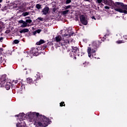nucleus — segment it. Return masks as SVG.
<instances>
[{
  "label": "nucleus",
  "instance_id": "nucleus-1",
  "mask_svg": "<svg viewBox=\"0 0 127 127\" xmlns=\"http://www.w3.org/2000/svg\"><path fill=\"white\" fill-rule=\"evenodd\" d=\"M28 117L30 119V122L34 123L36 127H47L51 123L49 118L45 116L39 114V113L33 112L27 114Z\"/></svg>",
  "mask_w": 127,
  "mask_h": 127
},
{
  "label": "nucleus",
  "instance_id": "nucleus-2",
  "mask_svg": "<svg viewBox=\"0 0 127 127\" xmlns=\"http://www.w3.org/2000/svg\"><path fill=\"white\" fill-rule=\"evenodd\" d=\"M115 10L116 11H118L121 13H124V10L121 9L120 7L122 6L123 9H127V5H125L124 3L120 2H116L114 3Z\"/></svg>",
  "mask_w": 127,
  "mask_h": 127
},
{
  "label": "nucleus",
  "instance_id": "nucleus-3",
  "mask_svg": "<svg viewBox=\"0 0 127 127\" xmlns=\"http://www.w3.org/2000/svg\"><path fill=\"white\" fill-rule=\"evenodd\" d=\"M65 38L64 37V40H62V37L61 35H59L56 37L55 40L56 42L60 43L59 45L60 46H64L66 44H69V40H64Z\"/></svg>",
  "mask_w": 127,
  "mask_h": 127
},
{
  "label": "nucleus",
  "instance_id": "nucleus-4",
  "mask_svg": "<svg viewBox=\"0 0 127 127\" xmlns=\"http://www.w3.org/2000/svg\"><path fill=\"white\" fill-rule=\"evenodd\" d=\"M71 52L70 53V57H73L74 59L76 60L77 58L76 56H82L81 55V53H80V50H79V48H77V47L72 46Z\"/></svg>",
  "mask_w": 127,
  "mask_h": 127
},
{
  "label": "nucleus",
  "instance_id": "nucleus-5",
  "mask_svg": "<svg viewBox=\"0 0 127 127\" xmlns=\"http://www.w3.org/2000/svg\"><path fill=\"white\" fill-rule=\"evenodd\" d=\"M40 79V76L37 75L36 76L33 77V78H31L30 77L27 78L26 79V81H27V83H28V84H30V85H31V84H34V82H37Z\"/></svg>",
  "mask_w": 127,
  "mask_h": 127
},
{
  "label": "nucleus",
  "instance_id": "nucleus-6",
  "mask_svg": "<svg viewBox=\"0 0 127 127\" xmlns=\"http://www.w3.org/2000/svg\"><path fill=\"white\" fill-rule=\"evenodd\" d=\"M18 123L16 124L17 127H28L26 126V124L25 123V121L24 120H22V119H17Z\"/></svg>",
  "mask_w": 127,
  "mask_h": 127
},
{
  "label": "nucleus",
  "instance_id": "nucleus-7",
  "mask_svg": "<svg viewBox=\"0 0 127 127\" xmlns=\"http://www.w3.org/2000/svg\"><path fill=\"white\" fill-rule=\"evenodd\" d=\"M101 43H102V42L101 41H95L93 42L92 43V49H94V50H98V48H99V47L100 45H101Z\"/></svg>",
  "mask_w": 127,
  "mask_h": 127
},
{
  "label": "nucleus",
  "instance_id": "nucleus-8",
  "mask_svg": "<svg viewBox=\"0 0 127 127\" xmlns=\"http://www.w3.org/2000/svg\"><path fill=\"white\" fill-rule=\"evenodd\" d=\"M30 53L33 56H38L39 53L38 52V48L33 47L30 51Z\"/></svg>",
  "mask_w": 127,
  "mask_h": 127
},
{
  "label": "nucleus",
  "instance_id": "nucleus-9",
  "mask_svg": "<svg viewBox=\"0 0 127 127\" xmlns=\"http://www.w3.org/2000/svg\"><path fill=\"white\" fill-rule=\"evenodd\" d=\"M5 82H6V75H2L0 78V85H1V87L4 86Z\"/></svg>",
  "mask_w": 127,
  "mask_h": 127
},
{
  "label": "nucleus",
  "instance_id": "nucleus-10",
  "mask_svg": "<svg viewBox=\"0 0 127 127\" xmlns=\"http://www.w3.org/2000/svg\"><path fill=\"white\" fill-rule=\"evenodd\" d=\"M97 50H94V49H91V47H88L87 48V53L88 54V57L89 58H91L92 57V54H94V53H96V52Z\"/></svg>",
  "mask_w": 127,
  "mask_h": 127
},
{
  "label": "nucleus",
  "instance_id": "nucleus-11",
  "mask_svg": "<svg viewBox=\"0 0 127 127\" xmlns=\"http://www.w3.org/2000/svg\"><path fill=\"white\" fill-rule=\"evenodd\" d=\"M80 22L84 25H87L88 24V20L86 19V16L84 15H81L80 16Z\"/></svg>",
  "mask_w": 127,
  "mask_h": 127
},
{
  "label": "nucleus",
  "instance_id": "nucleus-12",
  "mask_svg": "<svg viewBox=\"0 0 127 127\" xmlns=\"http://www.w3.org/2000/svg\"><path fill=\"white\" fill-rule=\"evenodd\" d=\"M74 34V32L72 31V29L68 30L67 31V34L65 33L63 36V37H65V38H68V37H70V36H71V35H73Z\"/></svg>",
  "mask_w": 127,
  "mask_h": 127
},
{
  "label": "nucleus",
  "instance_id": "nucleus-13",
  "mask_svg": "<svg viewBox=\"0 0 127 127\" xmlns=\"http://www.w3.org/2000/svg\"><path fill=\"white\" fill-rule=\"evenodd\" d=\"M15 117H16L17 118H18L17 120H20L21 119L22 120H25V117H26V116L25 115V114H24V113H20L19 115H15Z\"/></svg>",
  "mask_w": 127,
  "mask_h": 127
},
{
  "label": "nucleus",
  "instance_id": "nucleus-14",
  "mask_svg": "<svg viewBox=\"0 0 127 127\" xmlns=\"http://www.w3.org/2000/svg\"><path fill=\"white\" fill-rule=\"evenodd\" d=\"M18 22V23H22V24L20 26V27H21L22 28H24V27L29 26V24H27V23H26V22L23 21V20H19Z\"/></svg>",
  "mask_w": 127,
  "mask_h": 127
},
{
  "label": "nucleus",
  "instance_id": "nucleus-15",
  "mask_svg": "<svg viewBox=\"0 0 127 127\" xmlns=\"http://www.w3.org/2000/svg\"><path fill=\"white\" fill-rule=\"evenodd\" d=\"M49 11V7L47 6L44 8V9L42 10L43 14H44L45 15H46L47 13H48V12Z\"/></svg>",
  "mask_w": 127,
  "mask_h": 127
},
{
  "label": "nucleus",
  "instance_id": "nucleus-16",
  "mask_svg": "<svg viewBox=\"0 0 127 127\" xmlns=\"http://www.w3.org/2000/svg\"><path fill=\"white\" fill-rule=\"evenodd\" d=\"M11 86V83L7 82L4 86V87L6 90H9L10 86Z\"/></svg>",
  "mask_w": 127,
  "mask_h": 127
},
{
  "label": "nucleus",
  "instance_id": "nucleus-17",
  "mask_svg": "<svg viewBox=\"0 0 127 127\" xmlns=\"http://www.w3.org/2000/svg\"><path fill=\"white\" fill-rule=\"evenodd\" d=\"M29 30L27 28L23 29L19 31L20 33H25L26 32H29Z\"/></svg>",
  "mask_w": 127,
  "mask_h": 127
},
{
  "label": "nucleus",
  "instance_id": "nucleus-18",
  "mask_svg": "<svg viewBox=\"0 0 127 127\" xmlns=\"http://www.w3.org/2000/svg\"><path fill=\"white\" fill-rule=\"evenodd\" d=\"M45 43L44 40H40L39 42L36 43L37 45H41V44H43Z\"/></svg>",
  "mask_w": 127,
  "mask_h": 127
},
{
  "label": "nucleus",
  "instance_id": "nucleus-19",
  "mask_svg": "<svg viewBox=\"0 0 127 127\" xmlns=\"http://www.w3.org/2000/svg\"><path fill=\"white\" fill-rule=\"evenodd\" d=\"M27 15H29V12H25L22 14V16H27Z\"/></svg>",
  "mask_w": 127,
  "mask_h": 127
},
{
  "label": "nucleus",
  "instance_id": "nucleus-20",
  "mask_svg": "<svg viewBox=\"0 0 127 127\" xmlns=\"http://www.w3.org/2000/svg\"><path fill=\"white\" fill-rule=\"evenodd\" d=\"M25 22L27 23V24H29L28 23H31L32 22V20L29 19H26Z\"/></svg>",
  "mask_w": 127,
  "mask_h": 127
},
{
  "label": "nucleus",
  "instance_id": "nucleus-21",
  "mask_svg": "<svg viewBox=\"0 0 127 127\" xmlns=\"http://www.w3.org/2000/svg\"><path fill=\"white\" fill-rule=\"evenodd\" d=\"M116 43H118V44H121L122 43H125V41H124V40H119L117 41Z\"/></svg>",
  "mask_w": 127,
  "mask_h": 127
},
{
  "label": "nucleus",
  "instance_id": "nucleus-22",
  "mask_svg": "<svg viewBox=\"0 0 127 127\" xmlns=\"http://www.w3.org/2000/svg\"><path fill=\"white\" fill-rule=\"evenodd\" d=\"M36 7L37 8V9H40L41 8V5L40 4H37L36 5Z\"/></svg>",
  "mask_w": 127,
  "mask_h": 127
},
{
  "label": "nucleus",
  "instance_id": "nucleus-23",
  "mask_svg": "<svg viewBox=\"0 0 127 127\" xmlns=\"http://www.w3.org/2000/svg\"><path fill=\"white\" fill-rule=\"evenodd\" d=\"M68 12H69V10H65L63 11V14L64 15H65L67 14V13H68Z\"/></svg>",
  "mask_w": 127,
  "mask_h": 127
},
{
  "label": "nucleus",
  "instance_id": "nucleus-24",
  "mask_svg": "<svg viewBox=\"0 0 127 127\" xmlns=\"http://www.w3.org/2000/svg\"><path fill=\"white\" fill-rule=\"evenodd\" d=\"M13 43H14V44H18V43H19V40H15L13 41Z\"/></svg>",
  "mask_w": 127,
  "mask_h": 127
},
{
  "label": "nucleus",
  "instance_id": "nucleus-25",
  "mask_svg": "<svg viewBox=\"0 0 127 127\" xmlns=\"http://www.w3.org/2000/svg\"><path fill=\"white\" fill-rule=\"evenodd\" d=\"M48 46V45L47 44H44L43 45V46L42 47V49H45V48H47Z\"/></svg>",
  "mask_w": 127,
  "mask_h": 127
},
{
  "label": "nucleus",
  "instance_id": "nucleus-26",
  "mask_svg": "<svg viewBox=\"0 0 127 127\" xmlns=\"http://www.w3.org/2000/svg\"><path fill=\"white\" fill-rule=\"evenodd\" d=\"M60 107H65V102H63L60 103Z\"/></svg>",
  "mask_w": 127,
  "mask_h": 127
},
{
  "label": "nucleus",
  "instance_id": "nucleus-27",
  "mask_svg": "<svg viewBox=\"0 0 127 127\" xmlns=\"http://www.w3.org/2000/svg\"><path fill=\"white\" fill-rule=\"evenodd\" d=\"M47 44L49 46H52L53 45V42H49L47 43Z\"/></svg>",
  "mask_w": 127,
  "mask_h": 127
},
{
  "label": "nucleus",
  "instance_id": "nucleus-28",
  "mask_svg": "<svg viewBox=\"0 0 127 127\" xmlns=\"http://www.w3.org/2000/svg\"><path fill=\"white\" fill-rule=\"evenodd\" d=\"M71 1H72V0H66L65 1V4H69V3H70Z\"/></svg>",
  "mask_w": 127,
  "mask_h": 127
},
{
  "label": "nucleus",
  "instance_id": "nucleus-29",
  "mask_svg": "<svg viewBox=\"0 0 127 127\" xmlns=\"http://www.w3.org/2000/svg\"><path fill=\"white\" fill-rule=\"evenodd\" d=\"M68 8H71V5H67V6H65L64 7V9H68Z\"/></svg>",
  "mask_w": 127,
  "mask_h": 127
},
{
  "label": "nucleus",
  "instance_id": "nucleus-30",
  "mask_svg": "<svg viewBox=\"0 0 127 127\" xmlns=\"http://www.w3.org/2000/svg\"><path fill=\"white\" fill-rule=\"evenodd\" d=\"M56 8H54L52 10V13H56Z\"/></svg>",
  "mask_w": 127,
  "mask_h": 127
},
{
  "label": "nucleus",
  "instance_id": "nucleus-31",
  "mask_svg": "<svg viewBox=\"0 0 127 127\" xmlns=\"http://www.w3.org/2000/svg\"><path fill=\"white\" fill-rule=\"evenodd\" d=\"M37 19L38 20H40V21H43V18L38 17Z\"/></svg>",
  "mask_w": 127,
  "mask_h": 127
},
{
  "label": "nucleus",
  "instance_id": "nucleus-32",
  "mask_svg": "<svg viewBox=\"0 0 127 127\" xmlns=\"http://www.w3.org/2000/svg\"><path fill=\"white\" fill-rule=\"evenodd\" d=\"M123 38L125 39V40H127V35H124L123 36Z\"/></svg>",
  "mask_w": 127,
  "mask_h": 127
},
{
  "label": "nucleus",
  "instance_id": "nucleus-33",
  "mask_svg": "<svg viewBox=\"0 0 127 127\" xmlns=\"http://www.w3.org/2000/svg\"><path fill=\"white\" fill-rule=\"evenodd\" d=\"M104 0L105 2V4H108L109 5V2H108V0Z\"/></svg>",
  "mask_w": 127,
  "mask_h": 127
},
{
  "label": "nucleus",
  "instance_id": "nucleus-34",
  "mask_svg": "<svg viewBox=\"0 0 127 127\" xmlns=\"http://www.w3.org/2000/svg\"><path fill=\"white\" fill-rule=\"evenodd\" d=\"M2 51H3V49H2V48H0V55L1 54Z\"/></svg>",
  "mask_w": 127,
  "mask_h": 127
},
{
  "label": "nucleus",
  "instance_id": "nucleus-35",
  "mask_svg": "<svg viewBox=\"0 0 127 127\" xmlns=\"http://www.w3.org/2000/svg\"><path fill=\"white\" fill-rule=\"evenodd\" d=\"M37 33H39L40 32H41V30L40 29H38L37 30H36Z\"/></svg>",
  "mask_w": 127,
  "mask_h": 127
},
{
  "label": "nucleus",
  "instance_id": "nucleus-36",
  "mask_svg": "<svg viewBox=\"0 0 127 127\" xmlns=\"http://www.w3.org/2000/svg\"><path fill=\"white\" fill-rule=\"evenodd\" d=\"M104 8H105V9H110V7H109L108 6H105Z\"/></svg>",
  "mask_w": 127,
  "mask_h": 127
},
{
  "label": "nucleus",
  "instance_id": "nucleus-37",
  "mask_svg": "<svg viewBox=\"0 0 127 127\" xmlns=\"http://www.w3.org/2000/svg\"><path fill=\"white\" fill-rule=\"evenodd\" d=\"M102 1H103V0H97V2L98 3H101V2H102Z\"/></svg>",
  "mask_w": 127,
  "mask_h": 127
},
{
  "label": "nucleus",
  "instance_id": "nucleus-38",
  "mask_svg": "<svg viewBox=\"0 0 127 127\" xmlns=\"http://www.w3.org/2000/svg\"><path fill=\"white\" fill-rule=\"evenodd\" d=\"M17 82H18V81H17V80H16L13 81V83H14L15 84H17Z\"/></svg>",
  "mask_w": 127,
  "mask_h": 127
},
{
  "label": "nucleus",
  "instance_id": "nucleus-39",
  "mask_svg": "<svg viewBox=\"0 0 127 127\" xmlns=\"http://www.w3.org/2000/svg\"><path fill=\"white\" fill-rule=\"evenodd\" d=\"M123 13L127 14V10H123Z\"/></svg>",
  "mask_w": 127,
  "mask_h": 127
},
{
  "label": "nucleus",
  "instance_id": "nucleus-40",
  "mask_svg": "<svg viewBox=\"0 0 127 127\" xmlns=\"http://www.w3.org/2000/svg\"><path fill=\"white\" fill-rule=\"evenodd\" d=\"M36 33H37V32H36V31H35L33 32V35H35V34H36Z\"/></svg>",
  "mask_w": 127,
  "mask_h": 127
},
{
  "label": "nucleus",
  "instance_id": "nucleus-41",
  "mask_svg": "<svg viewBox=\"0 0 127 127\" xmlns=\"http://www.w3.org/2000/svg\"><path fill=\"white\" fill-rule=\"evenodd\" d=\"M27 18H28L29 19H30V17H29V16L26 17L25 18V19H27Z\"/></svg>",
  "mask_w": 127,
  "mask_h": 127
},
{
  "label": "nucleus",
  "instance_id": "nucleus-42",
  "mask_svg": "<svg viewBox=\"0 0 127 127\" xmlns=\"http://www.w3.org/2000/svg\"><path fill=\"white\" fill-rule=\"evenodd\" d=\"M92 19H95V20H96V18H95V16H93L92 17H91Z\"/></svg>",
  "mask_w": 127,
  "mask_h": 127
},
{
  "label": "nucleus",
  "instance_id": "nucleus-43",
  "mask_svg": "<svg viewBox=\"0 0 127 127\" xmlns=\"http://www.w3.org/2000/svg\"><path fill=\"white\" fill-rule=\"evenodd\" d=\"M3 40V37H1L0 38V41H1V40Z\"/></svg>",
  "mask_w": 127,
  "mask_h": 127
},
{
  "label": "nucleus",
  "instance_id": "nucleus-44",
  "mask_svg": "<svg viewBox=\"0 0 127 127\" xmlns=\"http://www.w3.org/2000/svg\"><path fill=\"white\" fill-rule=\"evenodd\" d=\"M0 2H2V0H0Z\"/></svg>",
  "mask_w": 127,
  "mask_h": 127
},
{
  "label": "nucleus",
  "instance_id": "nucleus-45",
  "mask_svg": "<svg viewBox=\"0 0 127 127\" xmlns=\"http://www.w3.org/2000/svg\"><path fill=\"white\" fill-rule=\"evenodd\" d=\"M1 7V4H0V8Z\"/></svg>",
  "mask_w": 127,
  "mask_h": 127
},
{
  "label": "nucleus",
  "instance_id": "nucleus-46",
  "mask_svg": "<svg viewBox=\"0 0 127 127\" xmlns=\"http://www.w3.org/2000/svg\"><path fill=\"white\" fill-rule=\"evenodd\" d=\"M85 1H89V0H85Z\"/></svg>",
  "mask_w": 127,
  "mask_h": 127
},
{
  "label": "nucleus",
  "instance_id": "nucleus-47",
  "mask_svg": "<svg viewBox=\"0 0 127 127\" xmlns=\"http://www.w3.org/2000/svg\"><path fill=\"white\" fill-rule=\"evenodd\" d=\"M51 119H53L52 117H50V119L51 120Z\"/></svg>",
  "mask_w": 127,
  "mask_h": 127
},
{
  "label": "nucleus",
  "instance_id": "nucleus-48",
  "mask_svg": "<svg viewBox=\"0 0 127 127\" xmlns=\"http://www.w3.org/2000/svg\"><path fill=\"white\" fill-rule=\"evenodd\" d=\"M4 8H6V6H5V7H4Z\"/></svg>",
  "mask_w": 127,
  "mask_h": 127
},
{
  "label": "nucleus",
  "instance_id": "nucleus-49",
  "mask_svg": "<svg viewBox=\"0 0 127 127\" xmlns=\"http://www.w3.org/2000/svg\"><path fill=\"white\" fill-rule=\"evenodd\" d=\"M82 54L84 55V53H82Z\"/></svg>",
  "mask_w": 127,
  "mask_h": 127
},
{
  "label": "nucleus",
  "instance_id": "nucleus-50",
  "mask_svg": "<svg viewBox=\"0 0 127 127\" xmlns=\"http://www.w3.org/2000/svg\"><path fill=\"white\" fill-rule=\"evenodd\" d=\"M38 22H40V21H39Z\"/></svg>",
  "mask_w": 127,
  "mask_h": 127
}]
</instances>
